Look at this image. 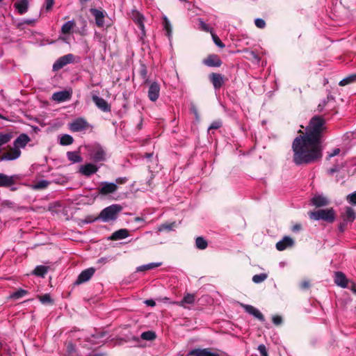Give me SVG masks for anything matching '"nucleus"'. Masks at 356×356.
Segmentation results:
<instances>
[{"instance_id":"1","label":"nucleus","mask_w":356,"mask_h":356,"mask_svg":"<svg viewBox=\"0 0 356 356\" xmlns=\"http://www.w3.org/2000/svg\"><path fill=\"white\" fill-rule=\"evenodd\" d=\"M325 129V120L313 117L305 134L297 136L293 141V161L297 165L308 164L322 157L321 136Z\"/></svg>"},{"instance_id":"2","label":"nucleus","mask_w":356,"mask_h":356,"mask_svg":"<svg viewBox=\"0 0 356 356\" xmlns=\"http://www.w3.org/2000/svg\"><path fill=\"white\" fill-rule=\"evenodd\" d=\"M123 207L120 204H114L104 208L99 213L97 219L102 222H108L115 220Z\"/></svg>"},{"instance_id":"3","label":"nucleus","mask_w":356,"mask_h":356,"mask_svg":"<svg viewBox=\"0 0 356 356\" xmlns=\"http://www.w3.org/2000/svg\"><path fill=\"white\" fill-rule=\"evenodd\" d=\"M310 219L314 220H323L327 222H332L335 220L336 213L332 208L326 209H319L308 213Z\"/></svg>"},{"instance_id":"4","label":"nucleus","mask_w":356,"mask_h":356,"mask_svg":"<svg viewBox=\"0 0 356 356\" xmlns=\"http://www.w3.org/2000/svg\"><path fill=\"white\" fill-rule=\"evenodd\" d=\"M90 159L93 161L102 162L106 160V152L99 144H94L88 147Z\"/></svg>"},{"instance_id":"5","label":"nucleus","mask_w":356,"mask_h":356,"mask_svg":"<svg viewBox=\"0 0 356 356\" xmlns=\"http://www.w3.org/2000/svg\"><path fill=\"white\" fill-rule=\"evenodd\" d=\"M89 127V124L81 118L74 120L69 124V129L73 132L82 131Z\"/></svg>"},{"instance_id":"6","label":"nucleus","mask_w":356,"mask_h":356,"mask_svg":"<svg viewBox=\"0 0 356 356\" xmlns=\"http://www.w3.org/2000/svg\"><path fill=\"white\" fill-rule=\"evenodd\" d=\"M74 56L72 54H68L59 58L53 65V70L57 71L63 68L65 65L73 63Z\"/></svg>"},{"instance_id":"7","label":"nucleus","mask_w":356,"mask_h":356,"mask_svg":"<svg viewBox=\"0 0 356 356\" xmlns=\"http://www.w3.org/2000/svg\"><path fill=\"white\" fill-rule=\"evenodd\" d=\"M187 356H220L218 353L213 352L211 348H194L191 350Z\"/></svg>"},{"instance_id":"8","label":"nucleus","mask_w":356,"mask_h":356,"mask_svg":"<svg viewBox=\"0 0 356 356\" xmlns=\"http://www.w3.org/2000/svg\"><path fill=\"white\" fill-rule=\"evenodd\" d=\"M118 189L116 184L113 182L104 181L101 183V186L99 188V193L102 195H106L113 193Z\"/></svg>"},{"instance_id":"9","label":"nucleus","mask_w":356,"mask_h":356,"mask_svg":"<svg viewBox=\"0 0 356 356\" xmlns=\"http://www.w3.org/2000/svg\"><path fill=\"white\" fill-rule=\"evenodd\" d=\"M99 170V167H97L96 165L89 163H86L85 165H82L79 167V172L86 176V177H90L92 175L96 173Z\"/></svg>"},{"instance_id":"10","label":"nucleus","mask_w":356,"mask_h":356,"mask_svg":"<svg viewBox=\"0 0 356 356\" xmlns=\"http://www.w3.org/2000/svg\"><path fill=\"white\" fill-rule=\"evenodd\" d=\"M160 93V86L158 83L154 81L149 85L148 90V97L152 102L158 99Z\"/></svg>"},{"instance_id":"11","label":"nucleus","mask_w":356,"mask_h":356,"mask_svg":"<svg viewBox=\"0 0 356 356\" xmlns=\"http://www.w3.org/2000/svg\"><path fill=\"white\" fill-rule=\"evenodd\" d=\"M21 155V151L19 149L15 147L14 146L13 148H11L8 152L3 154L0 157V161H13L18 159Z\"/></svg>"},{"instance_id":"12","label":"nucleus","mask_w":356,"mask_h":356,"mask_svg":"<svg viewBox=\"0 0 356 356\" xmlns=\"http://www.w3.org/2000/svg\"><path fill=\"white\" fill-rule=\"evenodd\" d=\"M72 97V92L68 90H62L53 93L51 99L57 102H63L70 100Z\"/></svg>"},{"instance_id":"13","label":"nucleus","mask_w":356,"mask_h":356,"mask_svg":"<svg viewBox=\"0 0 356 356\" xmlns=\"http://www.w3.org/2000/svg\"><path fill=\"white\" fill-rule=\"evenodd\" d=\"M95 272V269L94 268H88L84 270H83L79 275L76 283V284H82L88 281L92 276L94 275Z\"/></svg>"},{"instance_id":"14","label":"nucleus","mask_w":356,"mask_h":356,"mask_svg":"<svg viewBox=\"0 0 356 356\" xmlns=\"http://www.w3.org/2000/svg\"><path fill=\"white\" fill-rule=\"evenodd\" d=\"M92 101L95 105L104 112H109L111 111V106L102 97L97 95L92 96Z\"/></svg>"},{"instance_id":"15","label":"nucleus","mask_w":356,"mask_h":356,"mask_svg":"<svg viewBox=\"0 0 356 356\" xmlns=\"http://www.w3.org/2000/svg\"><path fill=\"white\" fill-rule=\"evenodd\" d=\"M242 307L247 313L252 315L261 321H264L265 319L264 315L254 307L250 305H242Z\"/></svg>"},{"instance_id":"16","label":"nucleus","mask_w":356,"mask_h":356,"mask_svg":"<svg viewBox=\"0 0 356 356\" xmlns=\"http://www.w3.org/2000/svg\"><path fill=\"white\" fill-rule=\"evenodd\" d=\"M209 79L216 90L220 88L224 83V77L220 74L211 73Z\"/></svg>"},{"instance_id":"17","label":"nucleus","mask_w":356,"mask_h":356,"mask_svg":"<svg viewBox=\"0 0 356 356\" xmlns=\"http://www.w3.org/2000/svg\"><path fill=\"white\" fill-rule=\"evenodd\" d=\"M195 301V296L192 293H187L184 296L183 299L179 302H173L172 304L187 308L186 305H193Z\"/></svg>"},{"instance_id":"18","label":"nucleus","mask_w":356,"mask_h":356,"mask_svg":"<svg viewBox=\"0 0 356 356\" xmlns=\"http://www.w3.org/2000/svg\"><path fill=\"white\" fill-rule=\"evenodd\" d=\"M203 63L209 67H220L222 64V61L218 56L211 54L203 60Z\"/></svg>"},{"instance_id":"19","label":"nucleus","mask_w":356,"mask_h":356,"mask_svg":"<svg viewBox=\"0 0 356 356\" xmlns=\"http://www.w3.org/2000/svg\"><path fill=\"white\" fill-rule=\"evenodd\" d=\"M91 13L95 17V23L97 26L102 27L104 25V17L105 14L104 12L92 8L90 10Z\"/></svg>"},{"instance_id":"20","label":"nucleus","mask_w":356,"mask_h":356,"mask_svg":"<svg viewBox=\"0 0 356 356\" xmlns=\"http://www.w3.org/2000/svg\"><path fill=\"white\" fill-rule=\"evenodd\" d=\"M31 140L29 136L26 134H21L14 141V146L18 149L24 148Z\"/></svg>"},{"instance_id":"21","label":"nucleus","mask_w":356,"mask_h":356,"mask_svg":"<svg viewBox=\"0 0 356 356\" xmlns=\"http://www.w3.org/2000/svg\"><path fill=\"white\" fill-rule=\"evenodd\" d=\"M294 244L293 240L289 236H284L282 240L276 243V248L282 251L289 247L293 246Z\"/></svg>"},{"instance_id":"22","label":"nucleus","mask_w":356,"mask_h":356,"mask_svg":"<svg viewBox=\"0 0 356 356\" xmlns=\"http://www.w3.org/2000/svg\"><path fill=\"white\" fill-rule=\"evenodd\" d=\"M312 203L316 207H321L327 205L329 200L322 195H316L312 197Z\"/></svg>"},{"instance_id":"23","label":"nucleus","mask_w":356,"mask_h":356,"mask_svg":"<svg viewBox=\"0 0 356 356\" xmlns=\"http://www.w3.org/2000/svg\"><path fill=\"white\" fill-rule=\"evenodd\" d=\"M334 282L337 285L346 288L347 286L348 280L343 273L336 272L334 274Z\"/></svg>"},{"instance_id":"24","label":"nucleus","mask_w":356,"mask_h":356,"mask_svg":"<svg viewBox=\"0 0 356 356\" xmlns=\"http://www.w3.org/2000/svg\"><path fill=\"white\" fill-rule=\"evenodd\" d=\"M15 182L13 176H8L6 175L0 173V187H8L13 185Z\"/></svg>"},{"instance_id":"25","label":"nucleus","mask_w":356,"mask_h":356,"mask_svg":"<svg viewBox=\"0 0 356 356\" xmlns=\"http://www.w3.org/2000/svg\"><path fill=\"white\" fill-rule=\"evenodd\" d=\"M129 236L128 230L126 229H120L114 232L110 238L113 241L126 238Z\"/></svg>"},{"instance_id":"26","label":"nucleus","mask_w":356,"mask_h":356,"mask_svg":"<svg viewBox=\"0 0 356 356\" xmlns=\"http://www.w3.org/2000/svg\"><path fill=\"white\" fill-rule=\"evenodd\" d=\"M28 6V0H19L15 3V7L20 15H22L27 11Z\"/></svg>"},{"instance_id":"27","label":"nucleus","mask_w":356,"mask_h":356,"mask_svg":"<svg viewBox=\"0 0 356 356\" xmlns=\"http://www.w3.org/2000/svg\"><path fill=\"white\" fill-rule=\"evenodd\" d=\"M76 23L74 20H70L66 22L61 27V33L63 34H70L72 30L75 28Z\"/></svg>"},{"instance_id":"28","label":"nucleus","mask_w":356,"mask_h":356,"mask_svg":"<svg viewBox=\"0 0 356 356\" xmlns=\"http://www.w3.org/2000/svg\"><path fill=\"white\" fill-rule=\"evenodd\" d=\"M161 264H162L161 262H153V263H149L147 264L142 265V266L137 267L136 271L137 272H143V271H145V270H149L159 267L161 266Z\"/></svg>"},{"instance_id":"29","label":"nucleus","mask_w":356,"mask_h":356,"mask_svg":"<svg viewBox=\"0 0 356 356\" xmlns=\"http://www.w3.org/2000/svg\"><path fill=\"white\" fill-rule=\"evenodd\" d=\"M355 218V213L351 207H346L343 220L346 222H353Z\"/></svg>"},{"instance_id":"30","label":"nucleus","mask_w":356,"mask_h":356,"mask_svg":"<svg viewBox=\"0 0 356 356\" xmlns=\"http://www.w3.org/2000/svg\"><path fill=\"white\" fill-rule=\"evenodd\" d=\"M67 157L72 163H79L82 161V158L78 152H67Z\"/></svg>"},{"instance_id":"31","label":"nucleus","mask_w":356,"mask_h":356,"mask_svg":"<svg viewBox=\"0 0 356 356\" xmlns=\"http://www.w3.org/2000/svg\"><path fill=\"white\" fill-rule=\"evenodd\" d=\"M47 270H48V268L47 266H37L35 268L33 273L36 276L44 277V275L47 273Z\"/></svg>"},{"instance_id":"32","label":"nucleus","mask_w":356,"mask_h":356,"mask_svg":"<svg viewBox=\"0 0 356 356\" xmlns=\"http://www.w3.org/2000/svg\"><path fill=\"white\" fill-rule=\"evenodd\" d=\"M12 138L13 135L11 133H0V148H1L2 145L8 143Z\"/></svg>"},{"instance_id":"33","label":"nucleus","mask_w":356,"mask_h":356,"mask_svg":"<svg viewBox=\"0 0 356 356\" xmlns=\"http://www.w3.org/2000/svg\"><path fill=\"white\" fill-rule=\"evenodd\" d=\"M74 142L73 138L69 134H63L60 137V144L61 145H69Z\"/></svg>"},{"instance_id":"34","label":"nucleus","mask_w":356,"mask_h":356,"mask_svg":"<svg viewBox=\"0 0 356 356\" xmlns=\"http://www.w3.org/2000/svg\"><path fill=\"white\" fill-rule=\"evenodd\" d=\"M356 81V74H353L348 76L347 77L343 79L340 82L339 85L341 86H346L348 84L354 83Z\"/></svg>"},{"instance_id":"35","label":"nucleus","mask_w":356,"mask_h":356,"mask_svg":"<svg viewBox=\"0 0 356 356\" xmlns=\"http://www.w3.org/2000/svg\"><path fill=\"white\" fill-rule=\"evenodd\" d=\"M195 245L200 250H204L207 248L208 243L203 237L199 236L195 239Z\"/></svg>"},{"instance_id":"36","label":"nucleus","mask_w":356,"mask_h":356,"mask_svg":"<svg viewBox=\"0 0 356 356\" xmlns=\"http://www.w3.org/2000/svg\"><path fill=\"white\" fill-rule=\"evenodd\" d=\"M49 182L47 180H40L33 185V188L35 190H41L47 188Z\"/></svg>"},{"instance_id":"37","label":"nucleus","mask_w":356,"mask_h":356,"mask_svg":"<svg viewBox=\"0 0 356 356\" xmlns=\"http://www.w3.org/2000/svg\"><path fill=\"white\" fill-rule=\"evenodd\" d=\"M136 23L138 24V29L141 31L140 39H143V37L145 36V25L143 24V17L141 16H139L136 19Z\"/></svg>"},{"instance_id":"38","label":"nucleus","mask_w":356,"mask_h":356,"mask_svg":"<svg viewBox=\"0 0 356 356\" xmlns=\"http://www.w3.org/2000/svg\"><path fill=\"white\" fill-rule=\"evenodd\" d=\"M268 277L267 274L266 273H260L257 275H254L252 277V281L253 282L256 284L261 283L262 282L265 281Z\"/></svg>"},{"instance_id":"39","label":"nucleus","mask_w":356,"mask_h":356,"mask_svg":"<svg viewBox=\"0 0 356 356\" xmlns=\"http://www.w3.org/2000/svg\"><path fill=\"white\" fill-rule=\"evenodd\" d=\"M140 337L144 340L152 341L156 338V334L152 331H147L143 332Z\"/></svg>"},{"instance_id":"40","label":"nucleus","mask_w":356,"mask_h":356,"mask_svg":"<svg viewBox=\"0 0 356 356\" xmlns=\"http://www.w3.org/2000/svg\"><path fill=\"white\" fill-rule=\"evenodd\" d=\"M26 294H27V291L24 289H19L15 292H14L11 297L14 299H19L20 298L24 297Z\"/></svg>"},{"instance_id":"41","label":"nucleus","mask_w":356,"mask_h":356,"mask_svg":"<svg viewBox=\"0 0 356 356\" xmlns=\"http://www.w3.org/2000/svg\"><path fill=\"white\" fill-rule=\"evenodd\" d=\"M175 222L170 223V224H162L161 225L159 228V232H163L164 230L170 231L172 229V228L175 227Z\"/></svg>"},{"instance_id":"42","label":"nucleus","mask_w":356,"mask_h":356,"mask_svg":"<svg viewBox=\"0 0 356 356\" xmlns=\"http://www.w3.org/2000/svg\"><path fill=\"white\" fill-rule=\"evenodd\" d=\"M213 42L220 48H224L225 44L220 40V38L213 33H211Z\"/></svg>"},{"instance_id":"43","label":"nucleus","mask_w":356,"mask_h":356,"mask_svg":"<svg viewBox=\"0 0 356 356\" xmlns=\"http://www.w3.org/2000/svg\"><path fill=\"white\" fill-rule=\"evenodd\" d=\"M199 24L202 31L209 32L210 33L213 32V29L210 28L202 19H199Z\"/></svg>"},{"instance_id":"44","label":"nucleus","mask_w":356,"mask_h":356,"mask_svg":"<svg viewBox=\"0 0 356 356\" xmlns=\"http://www.w3.org/2000/svg\"><path fill=\"white\" fill-rule=\"evenodd\" d=\"M164 29L167 33V35L168 38H170L172 33V28L170 22L167 19L166 17L164 19Z\"/></svg>"},{"instance_id":"45","label":"nucleus","mask_w":356,"mask_h":356,"mask_svg":"<svg viewBox=\"0 0 356 356\" xmlns=\"http://www.w3.org/2000/svg\"><path fill=\"white\" fill-rule=\"evenodd\" d=\"M67 353L70 356H73L74 353L76 352V349L72 343H68L67 344Z\"/></svg>"},{"instance_id":"46","label":"nucleus","mask_w":356,"mask_h":356,"mask_svg":"<svg viewBox=\"0 0 356 356\" xmlns=\"http://www.w3.org/2000/svg\"><path fill=\"white\" fill-rule=\"evenodd\" d=\"M40 300L43 304H47L51 302V297L49 294H44L40 297Z\"/></svg>"},{"instance_id":"47","label":"nucleus","mask_w":356,"mask_h":356,"mask_svg":"<svg viewBox=\"0 0 356 356\" xmlns=\"http://www.w3.org/2000/svg\"><path fill=\"white\" fill-rule=\"evenodd\" d=\"M221 126H222V122L220 121H214L209 126L208 131L209 132L212 129H219Z\"/></svg>"},{"instance_id":"48","label":"nucleus","mask_w":356,"mask_h":356,"mask_svg":"<svg viewBox=\"0 0 356 356\" xmlns=\"http://www.w3.org/2000/svg\"><path fill=\"white\" fill-rule=\"evenodd\" d=\"M347 200L350 204H356V191L348 195L347 197Z\"/></svg>"},{"instance_id":"49","label":"nucleus","mask_w":356,"mask_h":356,"mask_svg":"<svg viewBox=\"0 0 356 356\" xmlns=\"http://www.w3.org/2000/svg\"><path fill=\"white\" fill-rule=\"evenodd\" d=\"M254 23H255L256 26L259 29H263L266 26L265 21L261 18L256 19L254 21Z\"/></svg>"},{"instance_id":"50","label":"nucleus","mask_w":356,"mask_h":356,"mask_svg":"<svg viewBox=\"0 0 356 356\" xmlns=\"http://www.w3.org/2000/svg\"><path fill=\"white\" fill-rule=\"evenodd\" d=\"M258 350L259 351L261 356H268L266 348L264 344H260L258 346Z\"/></svg>"},{"instance_id":"51","label":"nucleus","mask_w":356,"mask_h":356,"mask_svg":"<svg viewBox=\"0 0 356 356\" xmlns=\"http://www.w3.org/2000/svg\"><path fill=\"white\" fill-rule=\"evenodd\" d=\"M273 322L275 325H280L282 322V318L280 316H274L273 317Z\"/></svg>"},{"instance_id":"52","label":"nucleus","mask_w":356,"mask_h":356,"mask_svg":"<svg viewBox=\"0 0 356 356\" xmlns=\"http://www.w3.org/2000/svg\"><path fill=\"white\" fill-rule=\"evenodd\" d=\"M54 5V0H45V9L49 10Z\"/></svg>"},{"instance_id":"53","label":"nucleus","mask_w":356,"mask_h":356,"mask_svg":"<svg viewBox=\"0 0 356 356\" xmlns=\"http://www.w3.org/2000/svg\"><path fill=\"white\" fill-rule=\"evenodd\" d=\"M340 152V149L339 148H336L332 150V152L329 153L328 156L329 158L333 157L337 154H339Z\"/></svg>"},{"instance_id":"54","label":"nucleus","mask_w":356,"mask_h":356,"mask_svg":"<svg viewBox=\"0 0 356 356\" xmlns=\"http://www.w3.org/2000/svg\"><path fill=\"white\" fill-rule=\"evenodd\" d=\"M302 229V226L300 224H296L292 227V231L293 232H298L300 231Z\"/></svg>"},{"instance_id":"55","label":"nucleus","mask_w":356,"mask_h":356,"mask_svg":"<svg viewBox=\"0 0 356 356\" xmlns=\"http://www.w3.org/2000/svg\"><path fill=\"white\" fill-rule=\"evenodd\" d=\"M340 168H341V167H339V165H336V166L329 169L328 172L332 175V174L339 171Z\"/></svg>"},{"instance_id":"56","label":"nucleus","mask_w":356,"mask_h":356,"mask_svg":"<svg viewBox=\"0 0 356 356\" xmlns=\"http://www.w3.org/2000/svg\"><path fill=\"white\" fill-rule=\"evenodd\" d=\"M145 305H147V306H150V307H154L155 306L156 303H155V301L150 299V300H146L145 301Z\"/></svg>"},{"instance_id":"57","label":"nucleus","mask_w":356,"mask_h":356,"mask_svg":"<svg viewBox=\"0 0 356 356\" xmlns=\"http://www.w3.org/2000/svg\"><path fill=\"white\" fill-rule=\"evenodd\" d=\"M309 286V283L308 282H303L301 283V288L307 289Z\"/></svg>"},{"instance_id":"58","label":"nucleus","mask_w":356,"mask_h":356,"mask_svg":"<svg viewBox=\"0 0 356 356\" xmlns=\"http://www.w3.org/2000/svg\"><path fill=\"white\" fill-rule=\"evenodd\" d=\"M34 22H35L34 19H27V20L24 21V23L27 24H32L34 23Z\"/></svg>"},{"instance_id":"59","label":"nucleus","mask_w":356,"mask_h":356,"mask_svg":"<svg viewBox=\"0 0 356 356\" xmlns=\"http://www.w3.org/2000/svg\"><path fill=\"white\" fill-rule=\"evenodd\" d=\"M352 291L356 294V285L353 284L351 288Z\"/></svg>"},{"instance_id":"60","label":"nucleus","mask_w":356,"mask_h":356,"mask_svg":"<svg viewBox=\"0 0 356 356\" xmlns=\"http://www.w3.org/2000/svg\"><path fill=\"white\" fill-rule=\"evenodd\" d=\"M143 219L142 218H140V217H136L135 218V221H136V222H140V221H143Z\"/></svg>"},{"instance_id":"61","label":"nucleus","mask_w":356,"mask_h":356,"mask_svg":"<svg viewBox=\"0 0 356 356\" xmlns=\"http://www.w3.org/2000/svg\"><path fill=\"white\" fill-rule=\"evenodd\" d=\"M122 178H119V179H117V183H122Z\"/></svg>"},{"instance_id":"62","label":"nucleus","mask_w":356,"mask_h":356,"mask_svg":"<svg viewBox=\"0 0 356 356\" xmlns=\"http://www.w3.org/2000/svg\"><path fill=\"white\" fill-rule=\"evenodd\" d=\"M0 119L8 120L7 118L3 116L1 113H0Z\"/></svg>"},{"instance_id":"63","label":"nucleus","mask_w":356,"mask_h":356,"mask_svg":"<svg viewBox=\"0 0 356 356\" xmlns=\"http://www.w3.org/2000/svg\"><path fill=\"white\" fill-rule=\"evenodd\" d=\"M339 229H340V230H341V232H343V226H342V225H341V226L339 227Z\"/></svg>"},{"instance_id":"64","label":"nucleus","mask_w":356,"mask_h":356,"mask_svg":"<svg viewBox=\"0 0 356 356\" xmlns=\"http://www.w3.org/2000/svg\"><path fill=\"white\" fill-rule=\"evenodd\" d=\"M93 356H102V355H95Z\"/></svg>"}]
</instances>
